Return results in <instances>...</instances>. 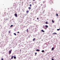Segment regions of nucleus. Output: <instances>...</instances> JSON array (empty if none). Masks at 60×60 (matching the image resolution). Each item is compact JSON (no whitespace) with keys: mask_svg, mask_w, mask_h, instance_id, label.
Returning <instances> with one entry per match:
<instances>
[{"mask_svg":"<svg viewBox=\"0 0 60 60\" xmlns=\"http://www.w3.org/2000/svg\"><path fill=\"white\" fill-rule=\"evenodd\" d=\"M12 51V50L11 49L10 51H9V54L10 55V54H11V51Z\"/></svg>","mask_w":60,"mask_h":60,"instance_id":"obj_1","label":"nucleus"},{"mask_svg":"<svg viewBox=\"0 0 60 60\" xmlns=\"http://www.w3.org/2000/svg\"><path fill=\"white\" fill-rule=\"evenodd\" d=\"M13 7H16V4L15 3H14L13 4Z\"/></svg>","mask_w":60,"mask_h":60,"instance_id":"obj_2","label":"nucleus"},{"mask_svg":"<svg viewBox=\"0 0 60 60\" xmlns=\"http://www.w3.org/2000/svg\"><path fill=\"white\" fill-rule=\"evenodd\" d=\"M45 28H46V29H47V28L49 26H48L47 25H46L45 26Z\"/></svg>","mask_w":60,"mask_h":60,"instance_id":"obj_3","label":"nucleus"},{"mask_svg":"<svg viewBox=\"0 0 60 60\" xmlns=\"http://www.w3.org/2000/svg\"><path fill=\"white\" fill-rule=\"evenodd\" d=\"M43 28H44V29H45V30H46V28L45 27V26H43Z\"/></svg>","mask_w":60,"mask_h":60,"instance_id":"obj_4","label":"nucleus"},{"mask_svg":"<svg viewBox=\"0 0 60 60\" xmlns=\"http://www.w3.org/2000/svg\"><path fill=\"white\" fill-rule=\"evenodd\" d=\"M14 15L16 17H17V14H15Z\"/></svg>","mask_w":60,"mask_h":60,"instance_id":"obj_5","label":"nucleus"},{"mask_svg":"<svg viewBox=\"0 0 60 60\" xmlns=\"http://www.w3.org/2000/svg\"><path fill=\"white\" fill-rule=\"evenodd\" d=\"M36 51H40V50L39 49H37L36 50Z\"/></svg>","mask_w":60,"mask_h":60,"instance_id":"obj_6","label":"nucleus"},{"mask_svg":"<svg viewBox=\"0 0 60 60\" xmlns=\"http://www.w3.org/2000/svg\"><path fill=\"white\" fill-rule=\"evenodd\" d=\"M28 9H29L30 10V9H31V7H29L28 8Z\"/></svg>","mask_w":60,"mask_h":60,"instance_id":"obj_7","label":"nucleus"},{"mask_svg":"<svg viewBox=\"0 0 60 60\" xmlns=\"http://www.w3.org/2000/svg\"><path fill=\"white\" fill-rule=\"evenodd\" d=\"M14 57V56H12V57H11V59H12Z\"/></svg>","mask_w":60,"mask_h":60,"instance_id":"obj_8","label":"nucleus"},{"mask_svg":"<svg viewBox=\"0 0 60 60\" xmlns=\"http://www.w3.org/2000/svg\"><path fill=\"white\" fill-rule=\"evenodd\" d=\"M41 32H45L43 30H41Z\"/></svg>","mask_w":60,"mask_h":60,"instance_id":"obj_9","label":"nucleus"},{"mask_svg":"<svg viewBox=\"0 0 60 60\" xmlns=\"http://www.w3.org/2000/svg\"><path fill=\"white\" fill-rule=\"evenodd\" d=\"M54 47H53L52 49V50H54Z\"/></svg>","mask_w":60,"mask_h":60,"instance_id":"obj_10","label":"nucleus"},{"mask_svg":"<svg viewBox=\"0 0 60 60\" xmlns=\"http://www.w3.org/2000/svg\"><path fill=\"white\" fill-rule=\"evenodd\" d=\"M26 13H28V12H29V11H28V10L26 11Z\"/></svg>","mask_w":60,"mask_h":60,"instance_id":"obj_11","label":"nucleus"},{"mask_svg":"<svg viewBox=\"0 0 60 60\" xmlns=\"http://www.w3.org/2000/svg\"><path fill=\"white\" fill-rule=\"evenodd\" d=\"M14 59H16V57L15 56L14 57Z\"/></svg>","mask_w":60,"mask_h":60,"instance_id":"obj_12","label":"nucleus"},{"mask_svg":"<svg viewBox=\"0 0 60 60\" xmlns=\"http://www.w3.org/2000/svg\"><path fill=\"white\" fill-rule=\"evenodd\" d=\"M45 23L46 24H48V22H46Z\"/></svg>","mask_w":60,"mask_h":60,"instance_id":"obj_13","label":"nucleus"},{"mask_svg":"<svg viewBox=\"0 0 60 60\" xmlns=\"http://www.w3.org/2000/svg\"><path fill=\"white\" fill-rule=\"evenodd\" d=\"M53 34H57L56 33H53Z\"/></svg>","mask_w":60,"mask_h":60,"instance_id":"obj_14","label":"nucleus"},{"mask_svg":"<svg viewBox=\"0 0 60 60\" xmlns=\"http://www.w3.org/2000/svg\"><path fill=\"white\" fill-rule=\"evenodd\" d=\"M29 6H30V7H31V6H32V5L31 4H30L29 5Z\"/></svg>","mask_w":60,"mask_h":60,"instance_id":"obj_15","label":"nucleus"},{"mask_svg":"<svg viewBox=\"0 0 60 60\" xmlns=\"http://www.w3.org/2000/svg\"><path fill=\"white\" fill-rule=\"evenodd\" d=\"M41 52H44V51L42 50L41 51Z\"/></svg>","mask_w":60,"mask_h":60,"instance_id":"obj_16","label":"nucleus"},{"mask_svg":"<svg viewBox=\"0 0 60 60\" xmlns=\"http://www.w3.org/2000/svg\"><path fill=\"white\" fill-rule=\"evenodd\" d=\"M56 15L57 16H58V14H56Z\"/></svg>","mask_w":60,"mask_h":60,"instance_id":"obj_17","label":"nucleus"},{"mask_svg":"<svg viewBox=\"0 0 60 60\" xmlns=\"http://www.w3.org/2000/svg\"><path fill=\"white\" fill-rule=\"evenodd\" d=\"M13 26V25H11L10 26V27H12V26Z\"/></svg>","mask_w":60,"mask_h":60,"instance_id":"obj_18","label":"nucleus"},{"mask_svg":"<svg viewBox=\"0 0 60 60\" xmlns=\"http://www.w3.org/2000/svg\"><path fill=\"white\" fill-rule=\"evenodd\" d=\"M60 28L59 29H57V31H59V30H60Z\"/></svg>","mask_w":60,"mask_h":60,"instance_id":"obj_19","label":"nucleus"},{"mask_svg":"<svg viewBox=\"0 0 60 60\" xmlns=\"http://www.w3.org/2000/svg\"><path fill=\"white\" fill-rule=\"evenodd\" d=\"M14 35H16V34L15 33H14Z\"/></svg>","mask_w":60,"mask_h":60,"instance_id":"obj_20","label":"nucleus"},{"mask_svg":"<svg viewBox=\"0 0 60 60\" xmlns=\"http://www.w3.org/2000/svg\"><path fill=\"white\" fill-rule=\"evenodd\" d=\"M52 21L53 23H54V20H52Z\"/></svg>","mask_w":60,"mask_h":60,"instance_id":"obj_21","label":"nucleus"},{"mask_svg":"<svg viewBox=\"0 0 60 60\" xmlns=\"http://www.w3.org/2000/svg\"><path fill=\"white\" fill-rule=\"evenodd\" d=\"M34 40H35V38H34L33 40V41H34Z\"/></svg>","mask_w":60,"mask_h":60,"instance_id":"obj_22","label":"nucleus"},{"mask_svg":"<svg viewBox=\"0 0 60 60\" xmlns=\"http://www.w3.org/2000/svg\"><path fill=\"white\" fill-rule=\"evenodd\" d=\"M28 29H27V30H26V31H27V32H28Z\"/></svg>","mask_w":60,"mask_h":60,"instance_id":"obj_23","label":"nucleus"},{"mask_svg":"<svg viewBox=\"0 0 60 60\" xmlns=\"http://www.w3.org/2000/svg\"><path fill=\"white\" fill-rule=\"evenodd\" d=\"M9 33H11V31H9Z\"/></svg>","mask_w":60,"mask_h":60,"instance_id":"obj_24","label":"nucleus"},{"mask_svg":"<svg viewBox=\"0 0 60 60\" xmlns=\"http://www.w3.org/2000/svg\"><path fill=\"white\" fill-rule=\"evenodd\" d=\"M35 4H36L37 3L36 1V2H35Z\"/></svg>","mask_w":60,"mask_h":60,"instance_id":"obj_25","label":"nucleus"},{"mask_svg":"<svg viewBox=\"0 0 60 60\" xmlns=\"http://www.w3.org/2000/svg\"><path fill=\"white\" fill-rule=\"evenodd\" d=\"M1 60H4V59H3L2 58Z\"/></svg>","mask_w":60,"mask_h":60,"instance_id":"obj_26","label":"nucleus"},{"mask_svg":"<svg viewBox=\"0 0 60 60\" xmlns=\"http://www.w3.org/2000/svg\"><path fill=\"white\" fill-rule=\"evenodd\" d=\"M17 33H19V32H17Z\"/></svg>","mask_w":60,"mask_h":60,"instance_id":"obj_27","label":"nucleus"},{"mask_svg":"<svg viewBox=\"0 0 60 60\" xmlns=\"http://www.w3.org/2000/svg\"><path fill=\"white\" fill-rule=\"evenodd\" d=\"M35 55H36V54H37V53H36V52L35 53Z\"/></svg>","mask_w":60,"mask_h":60,"instance_id":"obj_28","label":"nucleus"},{"mask_svg":"<svg viewBox=\"0 0 60 60\" xmlns=\"http://www.w3.org/2000/svg\"><path fill=\"white\" fill-rule=\"evenodd\" d=\"M37 19H38V20L39 19V18H37Z\"/></svg>","mask_w":60,"mask_h":60,"instance_id":"obj_29","label":"nucleus"},{"mask_svg":"<svg viewBox=\"0 0 60 60\" xmlns=\"http://www.w3.org/2000/svg\"><path fill=\"white\" fill-rule=\"evenodd\" d=\"M52 60H54V59H52Z\"/></svg>","mask_w":60,"mask_h":60,"instance_id":"obj_30","label":"nucleus"},{"mask_svg":"<svg viewBox=\"0 0 60 60\" xmlns=\"http://www.w3.org/2000/svg\"><path fill=\"white\" fill-rule=\"evenodd\" d=\"M43 3H45V1H43Z\"/></svg>","mask_w":60,"mask_h":60,"instance_id":"obj_31","label":"nucleus"},{"mask_svg":"<svg viewBox=\"0 0 60 60\" xmlns=\"http://www.w3.org/2000/svg\"><path fill=\"white\" fill-rule=\"evenodd\" d=\"M33 1H35V0H32Z\"/></svg>","mask_w":60,"mask_h":60,"instance_id":"obj_32","label":"nucleus"},{"mask_svg":"<svg viewBox=\"0 0 60 60\" xmlns=\"http://www.w3.org/2000/svg\"><path fill=\"white\" fill-rule=\"evenodd\" d=\"M34 4H33V5H34Z\"/></svg>","mask_w":60,"mask_h":60,"instance_id":"obj_33","label":"nucleus"},{"mask_svg":"<svg viewBox=\"0 0 60 60\" xmlns=\"http://www.w3.org/2000/svg\"><path fill=\"white\" fill-rule=\"evenodd\" d=\"M52 3H53L52 2Z\"/></svg>","mask_w":60,"mask_h":60,"instance_id":"obj_34","label":"nucleus"}]
</instances>
